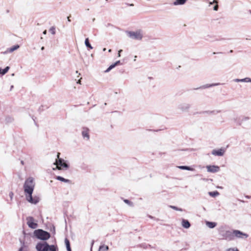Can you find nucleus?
<instances>
[{"label": "nucleus", "mask_w": 251, "mask_h": 251, "mask_svg": "<svg viewBox=\"0 0 251 251\" xmlns=\"http://www.w3.org/2000/svg\"><path fill=\"white\" fill-rule=\"evenodd\" d=\"M34 186L35 183L33 178L29 177L25 182L24 189L26 201L32 204H36L39 201L40 199L37 196L33 197L32 196Z\"/></svg>", "instance_id": "f257e3e1"}, {"label": "nucleus", "mask_w": 251, "mask_h": 251, "mask_svg": "<svg viewBox=\"0 0 251 251\" xmlns=\"http://www.w3.org/2000/svg\"><path fill=\"white\" fill-rule=\"evenodd\" d=\"M37 251H56L57 247L54 245H49L46 242H39L36 246Z\"/></svg>", "instance_id": "f03ea898"}, {"label": "nucleus", "mask_w": 251, "mask_h": 251, "mask_svg": "<svg viewBox=\"0 0 251 251\" xmlns=\"http://www.w3.org/2000/svg\"><path fill=\"white\" fill-rule=\"evenodd\" d=\"M60 154V152L57 153V158L53 164L56 166V169L58 170H61L63 169L66 170L69 168V165L67 163L66 161L59 157Z\"/></svg>", "instance_id": "7ed1b4c3"}, {"label": "nucleus", "mask_w": 251, "mask_h": 251, "mask_svg": "<svg viewBox=\"0 0 251 251\" xmlns=\"http://www.w3.org/2000/svg\"><path fill=\"white\" fill-rule=\"evenodd\" d=\"M218 232L223 239L228 241L233 240L232 231L226 230L224 226L220 227Z\"/></svg>", "instance_id": "20e7f679"}, {"label": "nucleus", "mask_w": 251, "mask_h": 251, "mask_svg": "<svg viewBox=\"0 0 251 251\" xmlns=\"http://www.w3.org/2000/svg\"><path fill=\"white\" fill-rule=\"evenodd\" d=\"M33 234L36 238L43 241L49 239L50 237V234L49 232L41 229L35 230Z\"/></svg>", "instance_id": "39448f33"}, {"label": "nucleus", "mask_w": 251, "mask_h": 251, "mask_svg": "<svg viewBox=\"0 0 251 251\" xmlns=\"http://www.w3.org/2000/svg\"><path fill=\"white\" fill-rule=\"evenodd\" d=\"M233 240L235 238L245 239L249 237V235L240 230L234 229L232 231Z\"/></svg>", "instance_id": "423d86ee"}, {"label": "nucleus", "mask_w": 251, "mask_h": 251, "mask_svg": "<svg viewBox=\"0 0 251 251\" xmlns=\"http://www.w3.org/2000/svg\"><path fill=\"white\" fill-rule=\"evenodd\" d=\"M127 35L131 39L140 40L143 37V34L141 31H128Z\"/></svg>", "instance_id": "0eeeda50"}, {"label": "nucleus", "mask_w": 251, "mask_h": 251, "mask_svg": "<svg viewBox=\"0 0 251 251\" xmlns=\"http://www.w3.org/2000/svg\"><path fill=\"white\" fill-rule=\"evenodd\" d=\"M27 225L28 226L32 228L35 229L38 226V224L34 222V219L32 217H27L26 218Z\"/></svg>", "instance_id": "6e6552de"}, {"label": "nucleus", "mask_w": 251, "mask_h": 251, "mask_svg": "<svg viewBox=\"0 0 251 251\" xmlns=\"http://www.w3.org/2000/svg\"><path fill=\"white\" fill-rule=\"evenodd\" d=\"M208 172L215 173L220 171V167L216 165H208L206 167Z\"/></svg>", "instance_id": "1a4fd4ad"}, {"label": "nucleus", "mask_w": 251, "mask_h": 251, "mask_svg": "<svg viewBox=\"0 0 251 251\" xmlns=\"http://www.w3.org/2000/svg\"><path fill=\"white\" fill-rule=\"evenodd\" d=\"M225 151L226 150L224 148H221L218 150H213L211 153L215 156H222L224 155Z\"/></svg>", "instance_id": "9d476101"}, {"label": "nucleus", "mask_w": 251, "mask_h": 251, "mask_svg": "<svg viewBox=\"0 0 251 251\" xmlns=\"http://www.w3.org/2000/svg\"><path fill=\"white\" fill-rule=\"evenodd\" d=\"M190 107V104L187 103L180 104L178 108L183 112L188 111Z\"/></svg>", "instance_id": "9b49d317"}, {"label": "nucleus", "mask_w": 251, "mask_h": 251, "mask_svg": "<svg viewBox=\"0 0 251 251\" xmlns=\"http://www.w3.org/2000/svg\"><path fill=\"white\" fill-rule=\"evenodd\" d=\"M250 119L249 117L244 116L239 117L237 121V123L239 126H241L244 122L248 121Z\"/></svg>", "instance_id": "f8f14e48"}, {"label": "nucleus", "mask_w": 251, "mask_h": 251, "mask_svg": "<svg viewBox=\"0 0 251 251\" xmlns=\"http://www.w3.org/2000/svg\"><path fill=\"white\" fill-rule=\"evenodd\" d=\"M219 84H220V83H212V84H206L202 85V86H200V87L196 88L195 89L197 90L199 89H206V88H210V87H211L213 86L219 85Z\"/></svg>", "instance_id": "ddd939ff"}, {"label": "nucleus", "mask_w": 251, "mask_h": 251, "mask_svg": "<svg viewBox=\"0 0 251 251\" xmlns=\"http://www.w3.org/2000/svg\"><path fill=\"white\" fill-rule=\"evenodd\" d=\"M82 135L87 140L89 139V129L87 128H83L82 131Z\"/></svg>", "instance_id": "4468645a"}, {"label": "nucleus", "mask_w": 251, "mask_h": 251, "mask_svg": "<svg viewBox=\"0 0 251 251\" xmlns=\"http://www.w3.org/2000/svg\"><path fill=\"white\" fill-rule=\"evenodd\" d=\"M235 82H251V78L250 77H245L242 79L236 78L233 80Z\"/></svg>", "instance_id": "2eb2a0df"}, {"label": "nucleus", "mask_w": 251, "mask_h": 251, "mask_svg": "<svg viewBox=\"0 0 251 251\" xmlns=\"http://www.w3.org/2000/svg\"><path fill=\"white\" fill-rule=\"evenodd\" d=\"M19 47H20V46L18 45H15V46L12 47L11 48L7 49V50L3 53H7L8 52H12L14 51V50L19 49Z\"/></svg>", "instance_id": "dca6fc26"}, {"label": "nucleus", "mask_w": 251, "mask_h": 251, "mask_svg": "<svg viewBox=\"0 0 251 251\" xmlns=\"http://www.w3.org/2000/svg\"><path fill=\"white\" fill-rule=\"evenodd\" d=\"M182 226L185 228H188L190 227L191 225L190 222L185 219H182Z\"/></svg>", "instance_id": "f3484780"}, {"label": "nucleus", "mask_w": 251, "mask_h": 251, "mask_svg": "<svg viewBox=\"0 0 251 251\" xmlns=\"http://www.w3.org/2000/svg\"><path fill=\"white\" fill-rule=\"evenodd\" d=\"M56 179L58 180L65 182V183H71V181L69 179H66L62 176H56Z\"/></svg>", "instance_id": "a211bd4d"}, {"label": "nucleus", "mask_w": 251, "mask_h": 251, "mask_svg": "<svg viewBox=\"0 0 251 251\" xmlns=\"http://www.w3.org/2000/svg\"><path fill=\"white\" fill-rule=\"evenodd\" d=\"M205 224L206 225L210 228H214L217 225L216 223L213 222L206 221Z\"/></svg>", "instance_id": "6ab92c4d"}, {"label": "nucleus", "mask_w": 251, "mask_h": 251, "mask_svg": "<svg viewBox=\"0 0 251 251\" xmlns=\"http://www.w3.org/2000/svg\"><path fill=\"white\" fill-rule=\"evenodd\" d=\"M177 167L181 170H186L191 171H194L195 170L194 168L187 166H178Z\"/></svg>", "instance_id": "aec40b11"}, {"label": "nucleus", "mask_w": 251, "mask_h": 251, "mask_svg": "<svg viewBox=\"0 0 251 251\" xmlns=\"http://www.w3.org/2000/svg\"><path fill=\"white\" fill-rule=\"evenodd\" d=\"M187 0H176L174 2V5H182L184 4Z\"/></svg>", "instance_id": "412c9836"}, {"label": "nucleus", "mask_w": 251, "mask_h": 251, "mask_svg": "<svg viewBox=\"0 0 251 251\" xmlns=\"http://www.w3.org/2000/svg\"><path fill=\"white\" fill-rule=\"evenodd\" d=\"M109 249L108 246L102 245L100 246L99 251H107Z\"/></svg>", "instance_id": "4be33fe9"}, {"label": "nucleus", "mask_w": 251, "mask_h": 251, "mask_svg": "<svg viewBox=\"0 0 251 251\" xmlns=\"http://www.w3.org/2000/svg\"><path fill=\"white\" fill-rule=\"evenodd\" d=\"M10 67L9 66H7L4 69H2L0 68V74L2 75H5L9 70Z\"/></svg>", "instance_id": "5701e85b"}, {"label": "nucleus", "mask_w": 251, "mask_h": 251, "mask_svg": "<svg viewBox=\"0 0 251 251\" xmlns=\"http://www.w3.org/2000/svg\"><path fill=\"white\" fill-rule=\"evenodd\" d=\"M220 110H218V111H215V110H213V111H203L202 113L204 114V113H207V114H216L217 113H218L219 112H220Z\"/></svg>", "instance_id": "b1692460"}, {"label": "nucleus", "mask_w": 251, "mask_h": 251, "mask_svg": "<svg viewBox=\"0 0 251 251\" xmlns=\"http://www.w3.org/2000/svg\"><path fill=\"white\" fill-rule=\"evenodd\" d=\"M85 45L87 48H88L90 49H93V47H92L91 45L89 43V39L88 38L85 39Z\"/></svg>", "instance_id": "393cba45"}, {"label": "nucleus", "mask_w": 251, "mask_h": 251, "mask_svg": "<svg viewBox=\"0 0 251 251\" xmlns=\"http://www.w3.org/2000/svg\"><path fill=\"white\" fill-rule=\"evenodd\" d=\"M208 194L212 197H215L219 195V193L218 191L209 192Z\"/></svg>", "instance_id": "a878e982"}, {"label": "nucleus", "mask_w": 251, "mask_h": 251, "mask_svg": "<svg viewBox=\"0 0 251 251\" xmlns=\"http://www.w3.org/2000/svg\"><path fill=\"white\" fill-rule=\"evenodd\" d=\"M14 121L13 118L10 116H7L5 118V122L6 123H11Z\"/></svg>", "instance_id": "bb28decb"}, {"label": "nucleus", "mask_w": 251, "mask_h": 251, "mask_svg": "<svg viewBox=\"0 0 251 251\" xmlns=\"http://www.w3.org/2000/svg\"><path fill=\"white\" fill-rule=\"evenodd\" d=\"M65 243L67 249L71 248L70 241L67 238H65Z\"/></svg>", "instance_id": "cd10ccee"}, {"label": "nucleus", "mask_w": 251, "mask_h": 251, "mask_svg": "<svg viewBox=\"0 0 251 251\" xmlns=\"http://www.w3.org/2000/svg\"><path fill=\"white\" fill-rule=\"evenodd\" d=\"M169 207L170 208L175 210L179 211H183L182 209L180 208H178L177 207L175 206L170 205Z\"/></svg>", "instance_id": "c85d7f7f"}, {"label": "nucleus", "mask_w": 251, "mask_h": 251, "mask_svg": "<svg viewBox=\"0 0 251 251\" xmlns=\"http://www.w3.org/2000/svg\"><path fill=\"white\" fill-rule=\"evenodd\" d=\"M124 201L130 206H133V202L128 200L125 199L124 200Z\"/></svg>", "instance_id": "c756f323"}, {"label": "nucleus", "mask_w": 251, "mask_h": 251, "mask_svg": "<svg viewBox=\"0 0 251 251\" xmlns=\"http://www.w3.org/2000/svg\"><path fill=\"white\" fill-rule=\"evenodd\" d=\"M49 31L51 32L52 35H54L55 34V28L54 26H51Z\"/></svg>", "instance_id": "7c9ffc66"}, {"label": "nucleus", "mask_w": 251, "mask_h": 251, "mask_svg": "<svg viewBox=\"0 0 251 251\" xmlns=\"http://www.w3.org/2000/svg\"><path fill=\"white\" fill-rule=\"evenodd\" d=\"M114 67L113 66V65H111L105 71V73L109 72L110 70H111L112 69H113Z\"/></svg>", "instance_id": "2f4dec72"}, {"label": "nucleus", "mask_w": 251, "mask_h": 251, "mask_svg": "<svg viewBox=\"0 0 251 251\" xmlns=\"http://www.w3.org/2000/svg\"><path fill=\"white\" fill-rule=\"evenodd\" d=\"M120 64H122L121 63L120 61V60H118V61H116L115 63H114V64H113L112 65H113V66L114 67H115L116 66H118V65H120Z\"/></svg>", "instance_id": "473e14b6"}, {"label": "nucleus", "mask_w": 251, "mask_h": 251, "mask_svg": "<svg viewBox=\"0 0 251 251\" xmlns=\"http://www.w3.org/2000/svg\"><path fill=\"white\" fill-rule=\"evenodd\" d=\"M227 251H239L237 248H231L227 249Z\"/></svg>", "instance_id": "72a5a7b5"}, {"label": "nucleus", "mask_w": 251, "mask_h": 251, "mask_svg": "<svg viewBox=\"0 0 251 251\" xmlns=\"http://www.w3.org/2000/svg\"><path fill=\"white\" fill-rule=\"evenodd\" d=\"M218 3H215V5L213 7V10L215 11H217L219 8V5L218 4Z\"/></svg>", "instance_id": "f704fd0d"}, {"label": "nucleus", "mask_w": 251, "mask_h": 251, "mask_svg": "<svg viewBox=\"0 0 251 251\" xmlns=\"http://www.w3.org/2000/svg\"><path fill=\"white\" fill-rule=\"evenodd\" d=\"M218 3V0H213V1L212 2H209V5L210 6V5L213 4V3Z\"/></svg>", "instance_id": "c9c22d12"}, {"label": "nucleus", "mask_w": 251, "mask_h": 251, "mask_svg": "<svg viewBox=\"0 0 251 251\" xmlns=\"http://www.w3.org/2000/svg\"><path fill=\"white\" fill-rule=\"evenodd\" d=\"M9 197L10 198L11 200H12L13 197L14 196V194L12 192H10L9 194Z\"/></svg>", "instance_id": "e433bc0d"}, {"label": "nucleus", "mask_w": 251, "mask_h": 251, "mask_svg": "<svg viewBox=\"0 0 251 251\" xmlns=\"http://www.w3.org/2000/svg\"><path fill=\"white\" fill-rule=\"evenodd\" d=\"M50 231H52L53 233H55V227L54 226H52L50 229Z\"/></svg>", "instance_id": "4c0bfd02"}, {"label": "nucleus", "mask_w": 251, "mask_h": 251, "mask_svg": "<svg viewBox=\"0 0 251 251\" xmlns=\"http://www.w3.org/2000/svg\"><path fill=\"white\" fill-rule=\"evenodd\" d=\"M123 51L122 50H120L118 51V56L120 57L121 56V52Z\"/></svg>", "instance_id": "58836bf2"}, {"label": "nucleus", "mask_w": 251, "mask_h": 251, "mask_svg": "<svg viewBox=\"0 0 251 251\" xmlns=\"http://www.w3.org/2000/svg\"><path fill=\"white\" fill-rule=\"evenodd\" d=\"M94 243V240H93V241H92V243H91V248H92V246H93ZM91 251H92V249H91Z\"/></svg>", "instance_id": "ea45409f"}, {"label": "nucleus", "mask_w": 251, "mask_h": 251, "mask_svg": "<svg viewBox=\"0 0 251 251\" xmlns=\"http://www.w3.org/2000/svg\"><path fill=\"white\" fill-rule=\"evenodd\" d=\"M127 5L130 6H134V4L133 3H131V4H126Z\"/></svg>", "instance_id": "a19ab883"}, {"label": "nucleus", "mask_w": 251, "mask_h": 251, "mask_svg": "<svg viewBox=\"0 0 251 251\" xmlns=\"http://www.w3.org/2000/svg\"><path fill=\"white\" fill-rule=\"evenodd\" d=\"M70 16H69V17H68V18H67V19H68V22H71V20H70Z\"/></svg>", "instance_id": "79ce46f5"}, {"label": "nucleus", "mask_w": 251, "mask_h": 251, "mask_svg": "<svg viewBox=\"0 0 251 251\" xmlns=\"http://www.w3.org/2000/svg\"><path fill=\"white\" fill-rule=\"evenodd\" d=\"M43 33L44 34H45H45H47V30H45L43 31Z\"/></svg>", "instance_id": "37998d69"}, {"label": "nucleus", "mask_w": 251, "mask_h": 251, "mask_svg": "<svg viewBox=\"0 0 251 251\" xmlns=\"http://www.w3.org/2000/svg\"><path fill=\"white\" fill-rule=\"evenodd\" d=\"M13 88V85H11V87H10V91H11Z\"/></svg>", "instance_id": "c03bdc74"}, {"label": "nucleus", "mask_w": 251, "mask_h": 251, "mask_svg": "<svg viewBox=\"0 0 251 251\" xmlns=\"http://www.w3.org/2000/svg\"><path fill=\"white\" fill-rule=\"evenodd\" d=\"M18 251H23V247L20 248Z\"/></svg>", "instance_id": "a18cd8bd"}, {"label": "nucleus", "mask_w": 251, "mask_h": 251, "mask_svg": "<svg viewBox=\"0 0 251 251\" xmlns=\"http://www.w3.org/2000/svg\"><path fill=\"white\" fill-rule=\"evenodd\" d=\"M44 49H45L44 47H41V50H43Z\"/></svg>", "instance_id": "49530a36"}, {"label": "nucleus", "mask_w": 251, "mask_h": 251, "mask_svg": "<svg viewBox=\"0 0 251 251\" xmlns=\"http://www.w3.org/2000/svg\"><path fill=\"white\" fill-rule=\"evenodd\" d=\"M67 251H71V249L70 248L67 249Z\"/></svg>", "instance_id": "de8ad7c7"}, {"label": "nucleus", "mask_w": 251, "mask_h": 251, "mask_svg": "<svg viewBox=\"0 0 251 251\" xmlns=\"http://www.w3.org/2000/svg\"><path fill=\"white\" fill-rule=\"evenodd\" d=\"M6 12L7 13H9L10 10L7 9Z\"/></svg>", "instance_id": "09e8293b"}, {"label": "nucleus", "mask_w": 251, "mask_h": 251, "mask_svg": "<svg viewBox=\"0 0 251 251\" xmlns=\"http://www.w3.org/2000/svg\"><path fill=\"white\" fill-rule=\"evenodd\" d=\"M137 57V56H134V61H136V58Z\"/></svg>", "instance_id": "8fccbe9b"}, {"label": "nucleus", "mask_w": 251, "mask_h": 251, "mask_svg": "<svg viewBox=\"0 0 251 251\" xmlns=\"http://www.w3.org/2000/svg\"><path fill=\"white\" fill-rule=\"evenodd\" d=\"M21 163L22 164H23V165L24 164V161H21Z\"/></svg>", "instance_id": "3c124183"}, {"label": "nucleus", "mask_w": 251, "mask_h": 251, "mask_svg": "<svg viewBox=\"0 0 251 251\" xmlns=\"http://www.w3.org/2000/svg\"><path fill=\"white\" fill-rule=\"evenodd\" d=\"M103 51H105V50H106V49H105V48H104V49H103Z\"/></svg>", "instance_id": "603ef678"}, {"label": "nucleus", "mask_w": 251, "mask_h": 251, "mask_svg": "<svg viewBox=\"0 0 251 251\" xmlns=\"http://www.w3.org/2000/svg\"><path fill=\"white\" fill-rule=\"evenodd\" d=\"M109 52H111V49H109V50H108Z\"/></svg>", "instance_id": "864d4df0"}, {"label": "nucleus", "mask_w": 251, "mask_h": 251, "mask_svg": "<svg viewBox=\"0 0 251 251\" xmlns=\"http://www.w3.org/2000/svg\"><path fill=\"white\" fill-rule=\"evenodd\" d=\"M229 52H233V50H230Z\"/></svg>", "instance_id": "5fc2aeb1"}, {"label": "nucleus", "mask_w": 251, "mask_h": 251, "mask_svg": "<svg viewBox=\"0 0 251 251\" xmlns=\"http://www.w3.org/2000/svg\"><path fill=\"white\" fill-rule=\"evenodd\" d=\"M80 80H78V81L77 82L78 83H80Z\"/></svg>", "instance_id": "6e6d98bb"}, {"label": "nucleus", "mask_w": 251, "mask_h": 251, "mask_svg": "<svg viewBox=\"0 0 251 251\" xmlns=\"http://www.w3.org/2000/svg\"><path fill=\"white\" fill-rule=\"evenodd\" d=\"M150 218H152V216H150Z\"/></svg>", "instance_id": "4d7b16f0"}, {"label": "nucleus", "mask_w": 251, "mask_h": 251, "mask_svg": "<svg viewBox=\"0 0 251 251\" xmlns=\"http://www.w3.org/2000/svg\"><path fill=\"white\" fill-rule=\"evenodd\" d=\"M91 0H89V1H90Z\"/></svg>", "instance_id": "13d9d810"}, {"label": "nucleus", "mask_w": 251, "mask_h": 251, "mask_svg": "<svg viewBox=\"0 0 251 251\" xmlns=\"http://www.w3.org/2000/svg\"><path fill=\"white\" fill-rule=\"evenodd\" d=\"M91 0H89V1H90Z\"/></svg>", "instance_id": "bf43d9fd"}]
</instances>
